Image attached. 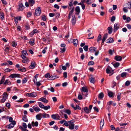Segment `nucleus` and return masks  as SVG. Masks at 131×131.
<instances>
[{"mask_svg": "<svg viewBox=\"0 0 131 131\" xmlns=\"http://www.w3.org/2000/svg\"><path fill=\"white\" fill-rule=\"evenodd\" d=\"M37 94L35 92H33L31 93H28L26 94L27 96H28L30 97H35L37 96Z\"/></svg>", "mask_w": 131, "mask_h": 131, "instance_id": "obj_1", "label": "nucleus"}, {"mask_svg": "<svg viewBox=\"0 0 131 131\" xmlns=\"http://www.w3.org/2000/svg\"><path fill=\"white\" fill-rule=\"evenodd\" d=\"M16 124V122L14 121L10 124L9 125L7 126L6 127H7L8 128L10 129L13 127Z\"/></svg>", "mask_w": 131, "mask_h": 131, "instance_id": "obj_2", "label": "nucleus"}, {"mask_svg": "<svg viewBox=\"0 0 131 131\" xmlns=\"http://www.w3.org/2000/svg\"><path fill=\"white\" fill-rule=\"evenodd\" d=\"M106 72L107 73H111L112 75L113 73V70L112 69L111 67L108 66L106 69Z\"/></svg>", "mask_w": 131, "mask_h": 131, "instance_id": "obj_3", "label": "nucleus"}, {"mask_svg": "<svg viewBox=\"0 0 131 131\" xmlns=\"http://www.w3.org/2000/svg\"><path fill=\"white\" fill-rule=\"evenodd\" d=\"M69 124V128L70 129H73L74 128V125L73 123L71 121H70L68 122Z\"/></svg>", "mask_w": 131, "mask_h": 131, "instance_id": "obj_4", "label": "nucleus"}, {"mask_svg": "<svg viewBox=\"0 0 131 131\" xmlns=\"http://www.w3.org/2000/svg\"><path fill=\"white\" fill-rule=\"evenodd\" d=\"M51 117L54 119L59 120L60 118V116L58 114H56L52 115L51 116Z\"/></svg>", "mask_w": 131, "mask_h": 131, "instance_id": "obj_5", "label": "nucleus"}, {"mask_svg": "<svg viewBox=\"0 0 131 131\" xmlns=\"http://www.w3.org/2000/svg\"><path fill=\"white\" fill-rule=\"evenodd\" d=\"M41 12L40 7L37 8L35 10V14L36 15L39 16L40 15Z\"/></svg>", "mask_w": 131, "mask_h": 131, "instance_id": "obj_6", "label": "nucleus"}, {"mask_svg": "<svg viewBox=\"0 0 131 131\" xmlns=\"http://www.w3.org/2000/svg\"><path fill=\"white\" fill-rule=\"evenodd\" d=\"M24 8V7L22 3H20L18 5V11H19L22 10Z\"/></svg>", "mask_w": 131, "mask_h": 131, "instance_id": "obj_7", "label": "nucleus"}, {"mask_svg": "<svg viewBox=\"0 0 131 131\" xmlns=\"http://www.w3.org/2000/svg\"><path fill=\"white\" fill-rule=\"evenodd\" d=\"M119 27V24L118 23H116L114 25V32L116 31Z\"/></svg>", "mask_w": 131, "mask_h": 131, "instance_id": "obj_8", "label": "nucleus"}, {"mask_svg": "<svg viewBox=\"0 0 131 131\" xmlns=\"http://www.w3.org/2000/svg\"><path fill=\"white\" fill-rule=\"evenodd\" d=\"M122 57L119 56H116L115 57L114 59L117 61H120L122 60Z\"/></svg>", "mask_w": 131, "mask_h": 131, "instance_id": "obj_9", "label": "nucleus"}, {"mask_svg": "<svg viewBox=\"0 0 131 131\" xmlns=\"http://www.w3.org/2000/svg\"><path fill=\"white\" fill-rule=\"evenodd\" d=\"M59 76H57V75L53 74L49 77V78H50L49 80H53L56 78H59Z\"/></svg>", "mask_w": 131, "mask_h": 131, "instance_id": "obj_10", "label": "nucleus"}, {"mask_svg": "<svg viewBox=\"0 0 131 131\" xmlns=\"http://www.w3.org/2000/svg\"><path fill=\"white\" fill-rule=\"evenodd\" d=\"M38 100L40 101H42L45 103H46L48 102V100L46 98L43 97L39 99H38Z\"/></svg>", "mask_w": 131, "mask_h": 131, "instance_id": "obj_11", "label": "nucleus"}, {"mask_svg": "<svg viewBox=\"0 0 131 131\" xmlns=\"http://www.w3.org/2000/svg\"><path fill=\"white\" fill-rule=\"evenodd\" d=\"M75 10L76 13H75V14L78 15L80 12V10L79 7V6L76 7L75 8Z\"/></svg>", "mask_w": 131, "mask_h": 131, "instance_id": "obj_12", "label": "nucleus"}, {"mask_svg": "<svg viewBox=\"0 0 131 131\" xmlns=\"http://www.w3.org/2000/svg\"><path fill=\"white\" fill-rule=\"evenodd\" d=\"M81 90L82 92H88V88L86 86L83 87L82 89H81Z\"/></svg>", "mask_w": 131, "mask_h": 131, "instance_id": "obj_13", "label": "nucleus"}, {"mask_svg": "<svg viewBox=\"0 0 131 131\" xmlns=\"http://www.w3.org/2000/svg\"><path fill=\"white\" fill-rule=\"evenodd\" d=\"M19 75L18 74H11L9 76V77L12 78H14L15 77H18Z\"/></svg>", "mask_w": 131, "mask_h": 131, "instance_id": "obj_14", "label": "nucleus"}, {"mask_svg": "<svg viewBox=\"0 0 131 131\" xmlns=\"http://www.w3.org/2000/svg\"><path fill=\"white\" fill-rule=\"evenodd\" d=\"M35 62H31V65L29 66V68L30 69H32L35 67Z\"/></svg>", "mask_w": 131, "mask_h": 131, "instance_id": "obj_15", "label": "nucleus"}, {"mask_svg": "<svg viewBox=\"0 0 131 131\" xmlns=\"http://www.w3.org/2000/svg\"><path fill=\"white\" fill-rule=\"evenodd\" d=\"M107 35L108 34L106 33L105 34L104 36H103L102 41V42L103 43H103L104 42L107 38Z\"/></svg>", "mask_w": 131, "mask_h": 131, "instance_id": "obj_16", "label": "nucleus"}, {"mask_svg": "<svg viewBox=\"0 0 131 131\" xmlns=\"http://www.w3.org/2000/svg\"><path fill=\"white\" fill-rule=\"evenodd\" d=\"M28 3L30 5L32 6L35 3V1L34 0H28Z\"/></svg>", "mask_w": 131, "mask_h": 131, "instance_id": "obj_17", "label": "nucleus"}, {"mask_svg": "<svg viewBox=\"0 0 131 131\" xmlns=\"http://www.w3.org/2000/svg\"><path fill=\"white\" fill-rule=\"evenodd\" d=\"M32 107L34 110L36 112H38L40 110V109L38 106L36 107L33 106Z\"/></svg>", "mask_w": 131, "mask_h": 131, "instance_id": "obj_18", "label": "nucleus"}, {"mask_svg": "<svg viewBox=\"0 0 131 131\" xmlns=\"http://www.w3.org/2000/svg\"><path fill=\"white\" fill-rule=\"evenodd\" d=\"M112 63L114 66L115 68L118 67L120 65V63L119 62H113Z\"/></svg>", "mask_w": 131, "mask_h": 131, "instance_id": "obj_19", "label": "nucleus"}, {"mask_svg": "<svg viewBox=\"0 0 131 131\" xmlns=\"http://www.w3.org/2000/svg\"><path fill=\"white\" fill-rule=\"evenodd\" d=\"M72 24L74 25L76 23V18L75 16H72Z\"/></svg>", "mask_w": 131, "mask_h": 131, "instance_id": "obj_20", "label": "nucleus"}, {"mask_svg": "<svg viewBox=\"0 0 131 131\" xmlns=\"http://www.w3.org/2000/svg\"><path fill=\"white\" fill-rule=\"evenodd\" d=\"M114 40L113 39L111 38H110L107 40V42L108 43H110L114 42Z\"/></svg>", "mask_w": 131, "mask_h": 131, "instance_id": "obj_21", "label": "nucleus"}, {"mask_svg": "<svg viewBox=\"0 0 131 131\" xmlns=\"http://www.w3.org/2000/svg\"><path fill=\"white\" fill-rule=\"evenodd\" d=\"M38 31L37 29H35L31 33H30V35L31 36H32L34 34L37 33Z\"/></svg>", "mask_w": 131, "mask_h": 131, "instance_id": "obj_22", "label": "nucleus"}, {"mask_svg": "<svg viewBox=\"0 0 131 131\" xmlns=\"http://www.w3.org/2000/svg\"><path fill=\"white\" fill-rule=\"evenodd\" d=\"M41 116L42 114L41 113L37 114L36 116V118L38 120H41Z\"/></svg>", "mask_w": 131, "mask_h": 131, "instance_id": "obj_23", "label": "nucleus"}, {"mask_svg": "<svg viewBox=\"0 0 131 131\" xmlns=\"http://www.w3.org/2000/svg\"><path fill=\"white\" fill-rule=\"evenodd\" d=\"M96 48L94 47H91L89 48V50L91 52H94L96 51Z\"/></svg>", "mask_w": 131, "mask_h": 131, "instance_id": "obj_24", "label": "nucleus"}, {"mask_svg": "<svg viewBox=\"0 0 131 131\" xmlns=\"http://www.w3.org/2000/svg\"><path fill=\"white\" fill-rule=\"evenodd\" d=\"M42 116L44 118L49 117H50L49 115L48 114H47L45 113H43L41 114Z\"/></svg>", "mask_w": 131, "mask_h": 131, "instance_id": "obj_25", "label": "nucleus"}, {"mask_svg": "<svg viewBox=\"0 0 131 131\" xmlns=\"http://www.w3.org/2000/svg\"><path fill=\"white\" fill-rule=\"evenodd\" d=\"M3 95V98L6 100L7 98L8 95L6 92H5L4 93Z\"/></svg>", "mask_w": 131, "mask_h": 131, "instance_id": "obj_26", "label": "nucleus"}, {"mask_svg": "<svg viewBox=\"0 0 131 131\" xmlns=\"http://www.w3.org/2000/svg\"><path fill=\"white\" fill-rule=\"evenodd\" d=\"M31 124L32 126H33L37 127L38 125V123L37 121L35 122H34V121H32Z\"/></svg>", "mask_w": 131, "mask_h": 131, "instance_id": "obj_27", "label": "nucleus"}, {"mask_svg": "<svg viewBox=\"0 0 131 131\" xmlns=\"http://www.w3.org/2000/svg\"><path fill=\"white\" fill-rule=\"evenodd\" d=\"M73 42L74 46H77L78 43V40L77 39H73Z\"/></svg>", "mask_w": 131, "mask_h": 131, "instance_id": "obj_28", "label": "nucleus"}, {"mask_svg": "<svg viewBox=\"0 0 131 131\" xmlns=\"http://www.w3.org/2000/svg\"><path fill=\"white\" fill-rule=\"evenodd\" d=\"M108 33L109 34H111L113 30V28L112 27H109L108 28Z\"/></svg>", "mask_w": 131, "mask_h": 131, "instance_id": "obj_29", "label": "nucleus"}, {"mask_svg": "<svg viewBox=\"0 0 131 131\" xmlns=\"http://www.w3.org/2000/svg\"><path fill=\"white\" fill-rule=\"evenodd\" d=\"M108 95L109 97H112L113 96L114 94L111 91H109L108 92Z\"/></svg>", "mask_w": 131, "mask_h": 131, "instance_id": "obj_30", "label": "nucleus"}, {"mask_svg": "<svg viewBox=\"0 0 131 131\" xmlns=\"http://www.w3.org/2000/svg\"><path fill=\"white\" fill-rule=\"evenodd\" d=\"M84 110L85 112L86 113H89L90 112V110L88 108L86 107H85L84 108Z\"/></svg>", "mask_w": 131, "mask_h": 131, "instance_id": "obj_31", "label": "nucleus"}, {"mask_svg": "<svg viewBox=\"0 0 131 131\" xmlns=\"http://www.w3.org/2000/svg\"><path fill=\"white\" fill-rule=\"evenodd\" d=\"M0 18L2 19L4 18V14L3 12H0Z\"/></svg>", "mask_w": 131, "mask_h": 131, "instance_id": "obj_32", "label": "nucleus"}, {"mask_svg": "<svg viewBox=\"0 0 131 131\" xmlns=\"http://www.w3.org/2000/svg\"><path fill=\"white\" fill-rule=\"evenodd\" d=\"M39 75V74H37L35 75L34 77V79L33 81L35 83H36L35 81H36L37 80V78L38 77V75Z\"/></svg>", "mask_w": 131, "mask_h": 131, "instance_id": "obj_33", "label": "nucleus"}, {"mask_svg": "<svg viewBox=\"0 0 131 131\" xmlns=\"http://www.w3.org/2000/svg\"><path fill=\"white\" fill-rule=\"evenodd\" d=\"M38 103L40 107L41 108H43L44 105L42 104L40 102H38Z\"/></svg>", "mask_w": 131, "mask_h": 131, "instance_id": "obj_34", "label": "nucleus"}, {"mask_svg": "<svg viewBox=\"0 0 131 131\" xmlns=\"http://www.w3.org/2000/svg\"><path fill=\"white\" fill-rule=\"evenodd\" d=\"M23 120L25 122H27L28 121V119L27 118L26 116V115H24L23 117Z\"/></svg>", "mask_w": 131, "mask_h": 131, "instance_id": "obj_35", "label": "nucleus"}, {"mask_svg": "<svg viewBox=\"0 0 131 131\" xmlns=\"http://www.w3.org/2000/svg\"><path fill=\"white\" fill-rule=\"evenodd\" d=\"M104 97V94L103 93L101 92L99 94L98 97L99 99H102Z\"/></svg>", "mask_w": 131, "mask_h": 131, "instance_id": "obj_36", "label": "nucleus"}, {"mask_svg": "<svg viewBox=\"0 0 131 131\" xmlns=\"http://www.w3.org/2000/svg\"><path fill=\"white\" fill-rule=\"evenodd\" d=\"M5 77L4 76L3 77L2 79L0 81V84H3L5 80Z\"/></svg>", "mask_w": 131, "mask_h": 131, "instance_id": "obj_37", "label": "nucleus"}, {"mask_svg": "<svg viewBox=\"0 0 131 131\" xmlns=\"http://www.w3.org/2000/svg\"><path fill=\"white\" fill-rule=\"evenodd\" d=\"M11 83L10 81L9 80H6L5 81L4 83V84H7L8 85H10Z\"/></svg>", "mask_w": 131, "mask_h": 131, "instance_id": "obj_38", "label": "nucleus"}, {"mask_svg": "<svg viewBox=\"0 0 131 131\" xmlns=\"http://www.w3.org/2000/svg\"><path fill=\"white\" fill-rule=\"evenodd\" d=\"M66 48L65 47L62 48H60V51L61 53L64 52L66 51Z\"/></svg>", "mask_w": 131, "mask_h": 131, "instance_id": "obj_39", "label": "nucleus"}, {"mask_svg": "<svg viewBox=\"0 0 131 131\" xmlns=\"http://www.w3.org/2000/svg\"><path fill=\"white\" fill-rule=\"evenodd\" d=\"M121 93H118L117 96V99L118 101H119L121 99Z\"/></svg>", "mask_w": 131, "mask_h": 131, "instance_id": "obj_40", "label": "nucleus"}, {"mask_svg": "<svg viewBox=\"0 0 131 131\" xmlns=\"http://www.w3.org/2000/svg\"><path fill=\"white\" fill-rule=\"evenodd\" d=\"M50 108V106L49 105H48L47 106H44L43 109H44L45 110H47Z\"/></svg>", "mask_w": 131, "mask_h": 131, "instance_id": "obj_41", "label": "nucleus"}, {"mask_svg": "<svg viewBox=\"0 0 131 131\" xmlns=\"http://www.w3.org/2000/svg\"><path fill=\"white\" fill-rule=\"evenodd\" d=\"M104 124V119H101L100 122V125H102V127Z\"/></svg>", "mask_w": 131, "mask_h": 131, "instance_id": "obj_42", "label": "nucleus"}, {"mask_svg": "<svg viewBox=\"0 0 131 131\" xmlns=\"http://www.w3.org/2000/svg\"><path fill=\"white\" fill-rule=\"evenodd\" d=\"M65 112L67 113L69 115H70L71 113V111L69 110H66L64 111Z\"/></svg>", "mask_w": 131, "mask_h": 131, "instance_id": "obj_43", "label": "nucleus"}, {"mask_svg": "<svg viewBox=\"0 0 131 131\" xmlns=\"http://www.w3.org/2000/svg\"><path fill=\"white\" fill-rule=\"evenodd\" d=\"M27 79L26 78H24L22 80V83H25L27 82Z\"/></svg>", "mask_w": 131, "mask_h": 131, "instance_id": "obj_44", "label": "nucleus"}, {"mask_svg": "<svg viewBox=\"0 0 131 131\" xmlns=\"http://www.w3.org/2000/svg\"><path fill=\"white\" fill-rule=\"evenodd\" d=\"M88 45H85L83 47V49L85 51H87L88 50Z\"/></svg>", "mask_w": 131, "mask_h": 131, "instance_id": "obj_45", "label": "nucleus"}, {"mask_svg": "<svg viewBox=\"0 0 131 131\" xmlns=\"http://www.w3.org/2000/svg\"><path fill=\"white\" fill-rule=\"evenodd\" d=\"M113 103V102L112 101H109L108 103H107V104L109 106H108V109L110 107V105L112 104Z\"/></svg>", "mask_w": 131, "mask_h": 131, "instance_id": "obj_46", "label": "nucleus"}, {"mask_svg": "<svg viewBox=\"0 0 131 131\" xmlns=\"http://www.w3.org/2000/svg\"><path fill=\"white\" fill-rule=\"evenodd\" d=\"M12 45L13 47H15L17 45V43L16 42L14 41H12Z\"/></svg>", "mask_w": 131, "mask_h": 131, "instance_id": "obj_47", "label": "nucleus"}, {"mask_svg": "<svg viewBox=\"0 0 131 131\" xmlns=\"http://www.w3.org/2000/svg\"><path fill=\"white\" fill-rule=\"evenodd\" d=\"M115 19V17L114 16H112L111 19V21L112 22H113Z\"/></svg>", "mask_w": 131, "mask_h": 131, "instance_id": "obj_48", "label": "nucleus"}, {"mask_svg": "<svg viewBox=\"0 0 131 131\" xmlns=\"http://www.w3.org/2000/svg\"><path fill=\"white\" fill-rule=\"evenodd\" d=\"M130 83V81H127L125 83V85L127 86H128Z\"/></svg>", "mask_w": 131, "mask_h": 131, "instance_id": "obj_49", "label": "nucleus"}, {"mask_svg": "<svg viewBox=\"0 0 131 131\" xmlns=\"http://www.w3.org/2000/svg\"><path fill=\"white\" fill-rule=\"evenodd\" d=\"M90 81L91 83H94V78L92 77L91 78H90Z\"/></svg>", "mask_w": 131, "mask_h": 131, "instance_id": "obj_50", "label": "nucleus"}, {"mask_svg": "<svg viewBox=\"0 0 131 131\" xmlns=\"http://www.w3.org/2000/svg\"><path fill=\"white\" fill-rule=\"evenodd\" d=\"M126 75V72L122 73L121 74V76L122 77H125Z\"/></svg>", "mask_w": 131, "mask_h": 131, "instance_id": "obj_51", "label": "nucleus"}, {"mask_svg": "<svg viewBox=\"0 0 131 131\" xmlns=\"http://www.w3.org/2000/svg\"><path fill=\"white\" fill-rule=\"evenodd\" d=\"M101 35L99 34L98 36V39L97 40V41L98 42L99 40H101Z\"/></svg>", "mask_w": 131, "mask_h": 131, "instance_id": "obj_52", "label": "nucleus"}, {"mask_svg": "<svg viewBox=\"0 0 131 131\" xmlns=\"http://www.w3.org/2000/svg\"><path fill=\"white\" fill-rule=\"evenodd\" d=\"M94 64V62L93 61H89L88 63V65H91Z\"/></svg>", "mask_w": 131, "mask_h": 131, "instance_id": "obj_53", "label": "nucleus"}, {"mask_svg": "<svg viewBox=\"0 0 131 131\" xmlns=\"http://www.w3.org/2000/svg\"><path fill=\"white\" fill-rule=\"evenodd\" d=\"M12 70V69L7 68L5 69V71L6 72H9L11 71Z\"/></svg>", "mask_w": 131, "mask_h": 131, "instance_id": "obj_54", "label": "nucleus"}, {"mask_svg": "<svg viewBox=\"0 0 131 131\" xmlns=\"http://www.w3.org/2000/svg\"><path fill=\"white\" fill-rule=\"evenodd\" d=\"M42 19L44 21H46V16L45 15H43L42 17Z\"/></svg>", "mask_w": 131, "mask_h": 131, "instance_id": "obj_55", "label": "nucleus"}, {"mask_svg": "<svg viewBox=\"0 0 131 131\" xmlns=\"http://www.w3.org/2000/svg\"><path fill=\"white\" fill-rule=\"evenodd\" d=\"M23 127L25 129H26L27 128V125L26 123H23Z\"/></svg>", "mask_w": 131, "mask_h": 131, "instance_id": "obj_56", "label": "nucleus"}, {"mask_svg": "<svg viewBox=\"0 0 131 131\" xmlns=\"http://www.w3.org/2000/svg\"><path fill=\"white\" fill-rule=\"evenodd\" d=\"M74 7H73V8H72V10L69 12V14L70 15H72V13H73L74 12Z\"/></svg>", "mask_w": 131, "mask_h": 131, "instance_id": "obj_57", "label": "nucleus"}, {"mask_svg": "<svg viewBox=\"0 0 131 131\" xmlns=\"http://www.w3.org/2000/svg\"><path fill=\"white\" fill-rule=\"evenodd\" d=\"M32 14L30 12H29L27 14V17H30L31 15Z\"/></svg>", "mask_w": 131, "mask_h": 131, "instance_id": "obj_58", "label": "nucleus"}, {"mask_svg": "<svg viewBox=\"0 0 131 131\" xmlns=\"http://www.w3.org/2000/svg\"><path fill=\"white\" fill-rule=\"evenodd\" d=\"M64 125H65V126L67 127L69 126V124L66 121L64 123Z\"/></svg>", "mask_w": 131, "mask_h": 131, "instance_id": "obj_59", "label": "nucleus"}, {"mask_svg": "<svg viewBox=\"0 0 131 131\" xmlns=\"http://www.w3.org/2000/svg\"><path fill=\"white\" fill-rule=\"evenodd\" d=\"M127 124V123H119V125L120 126H125Z\"/></svg>", "mask_w": 131, "mask_h": 131, "instance_id": "obj_60", "label": "nucleus"}, {"mask_svg": "<svg viewBox=\"0 0 131 131\" xmlns=\"http://www.w3.org/2000/svg\"><path fill=\"white\" fill-rule=\"evenodd\" d=\"M78 99L79 100H81L82 99V95L80 94H79L78 96Z\"/></svg>", "mask_w": 131, "mask_h": 131, "instance_id": "obj_61", "label": "nucleus"}, {"mask_svg": "<svg viewBox=\"0 0 131 131\" xmlns=\"http://www.w3.org/2000/svg\"><path fill=\"white\" fill-rule=\"evenodd\" d=\"M29 61V60L28 59H26L25 60H24V59H23V60L22 61V62H23L24 63H26L28 62Z\"/></svg>", "mask_w": 131, "mask_h": 131, "instance_id": "obj_62", "label": "nucleus"}, {"mask_svg": "<svg viewBox=\"0 0 131 131\" xmlns=\"http://www.w3.org/2000/svg\"><path fill=\"white\" fill-rule=\"evenodd\" d=\"M6 106L8 108H9L10 106V104L9 103H7L6 104Z\"/></svg>", "mask_w": 131, "mask_h": 131, "instance_id": "obj_63", "label": "nucleus"}, {"mask_svg": "<svg viewBox=\"0 0 131 131\" xmlns=\"http://www.w3.org/2000/svg\"><path fill=\"white\" fill-rule=\"evenodd\" d=\"M126 26L129 29H131V25L130 24H127L126 25Z\"/></svg>", "mask_w": 131, "mask_h": 131, "instance_id": "obj_64", "label": "nucleus"}]
</instances>
